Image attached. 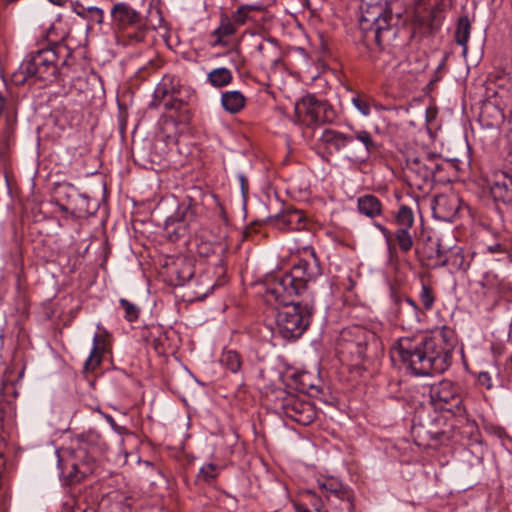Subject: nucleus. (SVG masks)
<instances>
[{
	"mask_svg": "<svg viewBox=\"0 0 512 512\" xmlns=\"http://www.w3.org/2000/svg\"><path fill=\"white\" fill-rule=\"evenodd\" d=\"M305 257L299 259L289 272L277 273L266 285V296L284 305L276 316L275 333L283 339L300 337L310 324L313 305L290 301V297L300 295L322 275V266L313 248H306Z\"/></svg>",
	"mask_w": 512,
	"mask_h": 512,
	"instance_id": "nucleus-1",
	"label": "nucleus"
},
{
	"mask_svg": "<svg viewBox=\"0 0 512 512\" xmlns=\"http://www.w3.org/2000/svg\"><path fill=\"white\" fill-rule=\"evenodd\" d=\"M456 343L454 331L444 326L435 336L416 334L399 338L392 348V358L398 357L416 376L443 373L452 363Z\"/></svg>",
	"mask_w": 512,
	"mask_h": 512,
	"instance_id": "nucleus-2",
	"label": "nucleus"
},
{
	"mask_svg": "<svg viewBox=\"0 0 512 512\" xmlns=\"http://www.w3.org/2000/svg\"><path fill=\"white\" fill-rule=\"evenodd\" d=\"M53 31L54 26H51L47 32L50 46L29 53L13 73L15 84L22 85L29 79L44 85L53 83L59 75L64 74V68L71 65V50L62 40L52 39Z\"/></svg>",
	"mask_w": 512,
	"mask_h": 512,
	"instance_id": "nucleus-3",
	"label": "nucleus"
},
{
	"mask_svg": "<svg viewBox=\"0 0 512 512\" xmlns=\"http://www.w3.org/2000/svg\"><path fill=\"white\" fill-rule=\"evenodd\" d=\"M73 443L75 447L69 451V458L64 466L61 456L57 453L60 475L69 484L79 483L97 472L99 468L97 454L106 445L101 434L95 430L76 435Z\"/></svg>",
	"mask_w": 512,
	"mask_h": 512,
	"instance_id": "nucleus-4",
	"label": "nucleus"
},
{
	"mask_svg": "<svg viewBox=\"0 0 512 512\" xmlns=\"http://www.w3.org/2000/svg\"><path fill=\"white\" fill-rule=\"evenodd\" d=\"M400 13H392L387 4L370 5L362 13L360 18V28L364 33L366 41H374L381 49L386 47L400 46L396 42L399 34L407 32L406 29L400 30Z\"/></svg>",
	"mask_w": 512,
	"mask_h": 512,
	"instance_id": "nucleus-5",
	"label": "nucleus"
},
{
	"mask_svg": "<svg viewBox=\"0 0 512 512\" xmlns=\"http://www.w3.org/2000/svg\"><path fill=\"white\" fill-rule=\"evenodd\" d=\"M381 350V341L372 331L358 325L347 327L340 333L337 351L353 359L363 360L375 356Z\"/></svg>",
	"mask_w": 512,
	"mask_h": 512,
	"instance_id": "nucleus-6",
	"label": "nucleus"
},
{
	"mask_svg": "<svg viewBox=\"0 0 512 512\" xmlns=\"http://www.w3.org/2000/svg\"><path fill=\"white\" fill-rule=\"evenodd\" d=\"M429 397L436 409L446 410L455 416H464L460 387L450 380H442L430 386Z\"/></svg>",
	"mask_w": 512,
	"mask_h": 512,
	"instance_id": "nucleus-7",
	"label": "nucleus"
},
{
	"mask_svg": "<svg viewBox=\"0 0 512 512\" xmlns=\"http://www.w3.org/2000/svg\"><path fill=\"white\" fill-rule=\"evenodd\" d=\"M295 113L300 123L312 127L329 121L333 110L326 101L308 94L295 104Z\"/></svg>",
	"mask_w": 512,
	"mask_h": 512,
	"instance_id": "nucleus-8",
	"label": "nucleus"
},
{
	"mask_svg": "<svg viewBox=\"0 0 512 512\" xmlns=\"http://www.w3.org/2000/svg\"><path fill=\"white\" fill-rule=\"evenodd\" d=\"M415 17L413 21V35L431 34L440 26V12L437 3L432 0H414ZM411 37V35L409 36Z\"/></svg>",
	"mask_w": 512,
	"mask_h": 512,
	"instance_id": "nucleus-9",
	"label": "nucleus"
},
{
	"mask_svg": "<svg viewBox=\"0 0 512 512\" xmlns=\"http://www.w3.org/2000/svg\"><path fill=\"white\" fill-rule=\"evenodd\" d=\"M352 138V148L349 159L357 162H365L377 152L380 145L374 140L371 133L364 129H356L353 125H347Z\"/></svg>",
	"mask_w": 512,
	"mask_h": 512,
	"instance_id": "nucleus-10",
	"label": "nucleus"
},
{
	"mask_svg": "<svg viewBox=\"0 0 512 512\" xmlns=\"http://www.w3.org/2000/svg\"><path fill=\"white\" fill-rule=\"evenodd\" d=\"M486 185L494 202L512 203V168L494 171L486 177Z\"/></svg>",
	"mask_w": 512,
	"mask_h": 512,
	"instance_id": "nucleus-11",
	"label": "nucleus"
},
{
	"mask_svg": "<svg viewBox=\"0 0 512 512\" xmlns=\"http://www.w3.org/2000/svg\"><path fill=\"white\" fill-rule=\"evenodd\" d=\"M281 408L285 417L303 426L311 424L316 418L314 406L293 395L284 398Z\"/></svg>",
	"mask_w": 512,
	"mask_h": 512,
	"instance_id": "nucleus-12",
	"label": "nucleus"
},
{
	"mask_svg": "<svg viewBox=\"0 0 512 512\" xmlns=\"http://www.w3.org/2000/svg\"><path fill=\"white\" fill-rule=\"evenodd\" d=\"M375 226L386 240L390 258H392L396 253V248L404 254H407L412 250L414 246L413 230L396 228L394 232H391L382 224H375Z\"/></svg>",
	"mask_w": 512,
	"mask_h": 512,
	"instance_id": "nucleus-13",
	"label": "nucleus"
},
{
	"mask_svg": "<svg viewBox=\"0 0 512 512\" xmlns=\"http://www.w3.org/2000/svg\"><path fill=\"white\" fill-rule=\"evenodd\" d=\"M427 163V155L407 159L405 174L409 178L411 186L423 189L425 185L433 181L431 168Z\"/></svg>",
	"mask_w": 512,
	"mask_h": 512,
	"instance_id": "nucleus-14",
	"label": "nucleus"
},
{
	"mask_svg": "<svg viewBox=\"0 0 512 512\" xmlns=\"http://www.w3.org/2000/svg\"><path fill=\"white\" fill-rule=\"evenodd\" d=\"M460 203V199L454 194L436 195L431 204L433 215L439 220L452 222L458 215Z\"/></svg>",
	"mask_w": 512,
	"mask_h": 512,
	"instance_id": "nucleus-15",
	"label": "nucleus"
},
{
	"mask_svg": "<svg viewBox=\"0 0 512 512\" xmlns=\"http://www.w3.org/2000/svg\"><path fill=\"white\" fill-rule=\"evenodd\" d=\"M318 487L324 492L326 500L333 504V498L345 502L348 510L353 509L352 495L349 489L341 481L334 477L317 480Z\"/></svg>",
	"mask_w": 512,
	"mask_h": 512,
	"instance_id": "nucleus-16",
	"label": "nucleus"
},
{
	"mask_svg": "<svg viewBox=\"0 0 512 512\" xmlns=\"http://www.w3.org/2000/svg\"><path fill=\"white\" fill-rule=\"evenodd\" d=\"M111 18L113 25L119 30L143 26L140 13L124 2L116 3L113 6L111 9Z\"/></svg>",
	"mask_w": 512,
	"mask_h": 512,
	"instance_id": "nucleus-17",
	"label": "nucleus"
},
{
	"mask_svg": "<svg viewBox=\"0 0 512 512\" xmlns=\"http://www.w3.org/2000/svg\"><path fill=\"white\" fill-rule=\"evenodd\" d=\"M271 222L279 229L301 231L307 227V218L302 210L286 208L277 215L270 217Z\"/></svg>",
	"mask_w": 512,
	"mask_h": 512,
	"instance_id": "nucleus-18",
	"label": "nucleus"
},
{
	"mask_svg": "<svg viewBox=\"0 0 512 512\" xmlns=\"http://www.w3.org/2000/svg\"><path fill=\"white\" fill-rule=\"evenodd\" d=\"M320 141L325 147L333 152L339 153L342 151L347 152V157L350 156V149L352 148V138L350 131L341 132L334 129H325L320 137Z\"/></svg>",
	"mask_w": 512,
	"mask_h": 512,
	"instance_id": "nucleus-19",
	"label": "nucleus"
},
{
	"mask_svg": "<svg viewBox=\"0 0 512 512\" xmlns=\"http://www.w3.org/2000/svg\"><path fill=\"white\" fill-rule=\"evenodd\" d=\"M236 32V25L228 17H222L220 25L212 32L211 37L214 39L211 42L212 47H227L229 45L228 37L234 35Z\"/></svg>",
	"mask_w": 512,
	"mask_h": 512,
	"instance_id": "nucleus-20",
	"label": "nucleus"
},
{
	"mask_svg": "<svg viewBox=\"0 0 512 512\" xmlns=\"http://www.w3.org/2000/svg\"><path fill=\"white\" fill-rule=\"evenodd\" d=\"M357 209L361 215L368 218L380 216L383 211V205L378 197L373 194H366L357 199Z\"/></svg>",
	"mask_w": 512,
	"mask_h": 512,
	"instance_id": "nucleus-21",
	"label": "nucleus"
},
{
	"mask_svg": "<svg viewBox=\"0 0 512 512\" xmlns=\"http://www.w3.org/2000/svg\"><path fill=\"white\" fill-rule=\"evenodd\" d=\"M245 103V96L238 90L225 91L221 95V105L228 113H239L245 107Z\"/></svg>",
	"mask_w": 512,
	"mask_h": 512,
	"instance_id": "nucleus-22",
	"label": "nucleus"
},
{
	"mask_svg": "<svg viewBox=\"0 0 512 512\" xmlns=\"http://www.w3.org/2000/svg\"><path fill=\"white\" fill-rule=\"evenodd\" d=\"M147 344L154 349L157 354H163L166 351L168 336L162 327L157 326L150 329L145 336Z\"/></svg>",
	"mask_w": 512,
	"mask_h": 512,
	"instance_id": "nucleus-23",
	"label": "nucleus"
},
{
	"mask_svg": "<svg viewBox=\"0 0 512 512\" xmlns=\"http://www.w3.org/2000/svg\"><path fill=\"white\" fill-rule=\"evenodd\" d=\"M256 48L262 58L271 65L276 66L280 62V50L275 39H267L259 43Z\"/></svg>",
	"mask_w": 512,
	"mask_h": 512,
	"instance_id": "nucleus-24",
	"label": "nucleus"
},
{
	"mask_svg": "<svg viewBox=\"0 0 512 512\" xmlns=\"http://www.w3.org/2000/svg\"><path fill=\"white\" fill-rule=\"evenodd\" d=\"M414 222L415 216L412 208L405 204L400 205L393 217L396 228L413 230Z\"/></svg>",
	"mask_w": 512,
	"mask_h": 512,
	"instance_id": "nucleus-25",
	"label": "nucleus"
},
{
	"mask_svg": "<svg viewBox=\"0 0 512 512\" xmlns=\"http://www.w3.org/2000/svg\"><path fill=\"white\" fill-rule=\"evenodd\" d=\"M233 80L232 72L225 67L215 68L207 74V81L215 88H222Z\"/></svg>",
	"mask_w": 512,
	"mask_h": 512,
	"instance_id": "nucleus-26",
	"label": "nucleus"
},
{
	"mask_svg": "<svg viewBox=\"0 0 512 512\" xmlns=\"http://www.w3.org/2000/svg\"><path fill=\"white\" fill-rule=\"evenodd\" d=\"M101 344L104 346L105 340L101 339L100 336L96 333L93 337V347L88 358L84 363V370L86 372L93 371L96 367H98L101 363L102 356L100 353Z\"/></svg>",
	"mask_w": 512,
	"mask_h": 512,
	"instance_id": "nucleus-27",
	"label": "nucleus"
},
{
	"mask_svg": "<svg viewBox=\"0 0 512 512\" xmlns=\"http://www.w3.org/2000/svg\"><path fill=\"white\" fill-rule=\"evenodd\" d=\"M471 24L467 16H462L458 20L455 31V41L463 47V55L467 52V42L470 37Z\"/></svg>",
	"mask_w": 512,
	"mask_h": 512,
	"instance_id": "nucleus-28",
	"label": "nucleus"
},
{
	"mask_svg": "<svg viewBox=\"0 0 512 512\" xmlns=\"http://www.w3.org/2000/svg\"><path fill=\"white\" fill-rule=\"evenodd\" d=\"M220 363L232 373H238L242 367V357L235 350H225L220 357Z\"/></svg>",
	"mask_w": 512,
	"mask_h": 512,
	"instance_id": "nucleus-29",
	"label": "nucleus"
},
{
	"mask_svg": "<svg viewBox=\"0 0 512 512\" xmlns=\"http://www.w3.org/2000/svg\"><path fill=\"white\" fill-rule=\"evenodd\" d=\"M401 305L406 306H401L399 313L402 315L404 313V310H406L408 314L407 323L410 326H413L414 324H419L421 321V312L418 304L412 298L405 297L403 300H401Z\"/></svg>",
	"mask_w": 512,
	"mask_h": 512,
	"instance_id": "nucleus-30",
	"label": "nucleus"
},
{
	"mask_svg": "<svg viewBox=\"0 0 512 512\" xmlns=\"http://www.w3.org/2000/svg\"><path fill=\"white\" fill-rule=\"evenodd\" d=\"M419 300L423 306V308L427 311L432 310L436 296L433 288L422 281L421 283V291L419 293Z\"/></svg>",
	"mask_w": 512,
	"mask_h": 512,
	"instance_id": "nucleus-31",
	"label": "nucleus"
},
{
	"mask_svg": "<svg viewBox=\"0 0 512 512\" xmlns=\"http://www.w3.org/2000/svg\"><path fill=\"white\" fill-rule=\"evenodd\" d=\"M297 381L299 382V390L303 393H319L320 387L314 384L312 380V375L310 373L304 372L297 376Z\"/></svg>",
	"mask_w": 512,
	"mask_h": 512,
	"instance_id": "nucleus-32",
	"label": "nucleus"
},
{
	"mask_svg": "<svg viewBox=\"0 0 512 512\" xmlns=\"http://www.w3.org/2000/svg\"><path fill=\"white\" fill-rule=\"evenodd\" d=\"M119 304L124 310V317L127 321L133 322L138 319L140 309L134 303H131L125 298H121L119 300Z\"/></svg>",
	"mask_w": 512,
	"mask_h": 512,
	"instance_id": "nucleus-33",
	"label": "nucleus"
},
{
	"mask_svg": "<svg viewBox=\"0 0 512 512\" xmlns=\"http://www.w3.org/2000/svg\"><path fill=\"white\" fill-rule=\"evenodd\" d=\"M353 106L365 117L371 113V104L368 98L357 94L352 98Z\"/></svg>",
	"mask_w": 512,
	"mask_h": 512,
	"instance_id": "nucleus-34",
	"label": "nucleus"
},
{
	"mask_svg": "<svg viewBox=\"0 0 512 512\" xmlns=\"http://www.w3.org/2000/svg\"><path fill=\"white\" fill-rule=\"evenodd\" d=\"M167 94L168 88L166 87V85L159 84L154 91L153 100L150 102L149 107L154 109L158 108Z\"/></svg>",
	"mask_w": 512,
	"mask_h": 512,
	"instance_id": "nucleus-35",
	"label": "nucleus"
},
{
	"mask_svg": "<svg viewBox=\"0 0 512 512\" xmlns=\"http://www.w3.org/2000/svg\"><path fill=\"white\" fill-rule=\"evenodd\" d=\"M218 475V467L212 463L204 465L199 472V477L205 482H211Z\"/></svg>",
	"mask_w": 512,
	"mask_h": 512,
	"instance_id": "nucleus-36",
	"label": "nucleus"
},
{
	"mask_svg": "<svg viewBox=\"0 0 512 512\" xmlns=\"http://www.w3.org/2000/svg\"><path fill=\"white\" fill-rule=\"evenodd\" d=\"M137 30L126 34L127 42L129 44L142 42L146 35V29L142 26L136 27Z\"/></svg>",
	"mask_w": 512,
	"mask_h": 512,
	"instance_id": "nucleus-37",
	"label": "nucleus"
},
{
	"mask_svg": "<svg viewBox=\"0 0 512 512\" xmlns=\"http://www.w3.org/2000/svg\"><path fill=\"white\" fill-rule=\"evenodd\" d=\"M248 19V7L240 6L232 16L235 25H243Z\"/></svg>",
	"mask_w": 512,
	"mask_h": 512,
	"instance_id": "nucleus-38",
	"label": "nucleus"
},
{
	"mask_svg": "<svg viewBox=\"0 0 512 512\" xmlns=\"http://www.w3.org/2000/svg\"><path fill=\"white\" fill-rule=\"evenodd\" d=\"M427 155V164L429 165V168H431V176L432 179H434L436 173L440 171L443 168V163L439 162V159L433 155V154H426Z\"/></svg>",
	"mask_w": 512,
	"mask_h": 512,
	"instance_id": "nucleus-39",
	"label": "nucleus"
},
{
	"mask_svg": "<svg viewBox=\"0 0 512 512\" xmlns=\"http://www.w3.org/2000/svg\"><path fill=\"white\" fill-rule=\"evenodd\" d=\"M177 278L183 284L193 277L194 271L191 265L187 264L181 271H177Z\"/></svg>",
	"mask_w": 512,
	"mask_h": 512,
	"instance_id": "nucleus-40",
	"label": "nucleus"
},
{
	"mask_svg": "<svg viewBox=\"0 0 512 512\" xmlns=\"http://www.w3.org/2000/svg\"><path fill=\"white\" fill-rule=\"evenodd\" d=\"M483 285L490 287V288H496L498 287V277L496 274H493L492 272H486L483 277Z\"/></svg>",
	"mask_w": 512,
	"mask_h": 512,
	"instance_id": "nucleus-41",
	"label": "nucleus"
},
{
	"mask_svg": "<svg viewBox=\"0 0 512 512\" xmlns=\"http://www.w3.org/2000/svg\"><path fill=\"white\" fill-rule=\"evenodd\" d=\"M88 13L90 14V18L98 24L103 22L104 13L101 8L98 7H90L88 8Z\"/></svg>",
	"mask_w": 512,
	"mask_h": 512,
	"instance_id": "nucleus-42",
	"label": "nucleus"
},
{
	"mask_svg": "<svg viewBox=\"0 0 512 512\" xmlns=\"http://www.w3.org/2000/svg\"><path fill=\"white\" fill-rule=\"evenodd\" d=\"M478 383L479 385L485 387L486 389H492V379L488 372H480L478 375Z\"/></svg>",
	"mask_w": 512,
	"mask_h": 512,
	"instance_id": "nucleus-43",
	"label": "nucleus"
},
{
	"mask_svg": "<svg viewBox=\"0 0 512 512\" xmlns=\"http://www.w3.org/2000/svg\"><path fill=\"white\" fill-rule=\"evenodd\" d=\"M309 494L312 496L311 506L313 507L315 512H328L326 509H324L323 501L320 497H318L313 492H309Z\"/></svg>",
	"mask_w": 512,
	"mask_h": 512,
	"instance_id": "nucleus-44",
	"label": "nucleus"
},
{
	"mask_svg": "<svg viewBox=\"0 0 512 512\" xmlns=\"http://www.w3.org/2000/svg\"><path fill=\"white\" fill-rule=\"evenodd\" d=\"M197 251L200 255L207 257L210 254L214 253V247L211 243L201 242L198 245Z\"/></svg>",
	"mask_w": 512,
	"mask_h": 512,
	"instance_id": "nucleus-45",
	"label": "nucleus"
},
{
	"mask_svg": "<svg viewBox=\"0 0 512 512\" xmlns=\"http://www.w3.org/2000/svg\"><path fill=\"white\" fill-rule=\"evenodd\" d=\"M183 105V102L178 99L169 100L164 103V107L166 110H172V109H180Z\"/></svg>",
	"mask_w": 512,
	"mask_h": 512,
	"instance_id": "nucleus-46",
	"label": "nucleus"
},
{
	"mask_svg": "<svg viewBox=\"0 0 512 512\" xmlns=\"http://www.w3.org/2000/svg\"><path fill=\"white\" fill-rule=\"evenodd\" d=\"M105 419L113 428V430H115L118 433H122L123 427L118 426L111 415H105Z\"/></svg>",
	"mask_w": 512,
	"mask_h": 512,
	"instance_id": "nucleus-47",
	"label": "nucleus"
},
{
	"mask_svg": "<svg viewBox=\"0 0 512 512\" xmlns=\"http://www.w3.org/2000/svg\"><path fill=\"white\" fill-rule=\"evenodd\" d=\"M296 512H310V510L303 504H295Z\"/></svg>",
	"mask_w": 512,
	"mask_h": 512,
	"instance_id": "nucleus-48",
	"label": "nucleus"
},
{
	"mask_svg": "<svg viewBox=\"0 0 512 512\" xmlns=\"http://www.w3.org/2000/svg\"><path fill=\"white\" fill-rule=\"evenodd\" d=\"M242 7H248V13L254 10H261V6L259 5H242Z\"/></svg>",
	"mask_w": 512,
	"mask_h": 512,
	"instance_id": "nucleus-49",
	"label": "nucleus"
},
{
	"mask_svg": "<svg viewBox=\"0 0 512 512\" xmlns=\"http://www.w3.org/2000/svg\"><path fill=\"white\" fill-rule=\"evenodd\" d=\"M229 54H230V55L235 56V57H236L237 59H239V60H240V58H241V56H240V54H239V52H238L237 50H231V51L229 52Z\"/></svg>",
	"mask_w": 512,
	"mask_h": 512,
	"instance_id": "nucleus-50",
	"label": "nucleus"
},
{
	"mask_svg": "<svg viewBox=\"0 0 512 512\" xmlns=\"http://www.w3.org/2000/svg\"><path fill=\"white\" fill-rule=\"evenodd\" d=\"M51 3L55 4V5H63L65 0H49Z\"/></svg>",
	"mask_w": 512,
	"mask_h": 512,
	"instance_id": "nucleus-51",
	"label": "nucleus"
},
{
	"mask_svg": "<svg viewBox=\"0 0 512 512\" xmlns=\"http://www.w3.org/2000/svg\"><path fill=\"white\" fill-rule=\"evenodd\" d=\"M446 58H447L446 56L443 57L442 61L440 62V64L437 67V70H440V69H442L444 67L445 62H446Z\"/></svg>",
	"mask_w": 512,
	"mask_h": 512,
	"instance_id": "nucleus-52",
	"label": "nucleus"
},
{
	"mask_svg": "<svg viewBox=\"0 0 512 512\" xmlns=\"http://www.w3.org/2000/svg\"><path fill=\"white\" fill-rule=\"evenodd\" d=\"M189 118H190L189 115H181L180 116V121L187 122L189 120Z\"/></svg>",
	"mask_w": 512,
	"mask_h": 512,
	"instance_id": "nucleus-53",
	"label": "nucleus"
},
{
	"mask_svg": "<svg viewBox=\"0 0 512 512\" xmlns=\"http://www.w3.org/2000/svg\"><path fill=\"white\" fill-rule=\"evenodd\" d=\"M240 181H241V186H242V189L244 190V185H245V177L243 175L240 176Z\"/></svg>",
	"mask_w": 512,
	"mask_h": 512,
	"instance_id": "nucleus-54",
	"label": "nucleus"
},
{
	"mask_svg": "<svg viewBox=\"0 0 512 512\" xmlns=\"http://www.w3.org/2000/svg\"><path fill=\"white\" fill-rule=\"evenodd\" d=\"M438 248H437V255L440 256L442 251L440 249V244H437Z\"/></svg>",
	"mask_w": 512,
	"mask_h": 512,
	"instance_id": "nucleus-55",
	"label": "nucleus"
},
{
	"mask_svg": "<svg viewBox=\"0 0 512 512\" xmlns=\"http://www.w3.org/2000/svg\"><path fill=\"white\" fill-rule=\"evenodd\" d=\"M511 153H512V143H511Z\"/></svg>",
	"mask_w": 512,
	"mask_h": 512,
	"instance_id": "nucleus-56",
	"label": "nucleus"
}]
</instances>
